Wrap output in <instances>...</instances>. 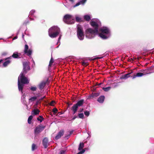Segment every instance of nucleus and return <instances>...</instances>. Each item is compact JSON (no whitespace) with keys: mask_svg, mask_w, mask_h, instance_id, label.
I'll return each instance as SVG.
<instances>
[{"mask_svg":"<svg viewBox=\"0 0 154 154\" xmlns=\"http://www.w3.org/2000/svg\"><path fill=\"white\" fill-rule=\"evenodd\" d=\"M101 32L99 33L97 29H93L91 28L87 29L85 31L86 36L88 38H94L96 34H98L99 36L102 38H106V36L104 35L106 34V28L104 29H100L99 30Z\"/></svg>","mask_w":154,"mask_h":154,"instance_id":"1","label":"nucleus"},{"mask_svg":"<svg viewBox=\"0 0 154 154\" xmlns=\"http://www.w3.org/2000/svg\"><path fill=\"white\" fill-rule=\"evenodd\" d=\"M48 35L51 38H55L57 37L60 32V29L57 26H54L48 30Z\"/></svg>","mask_w":154,"mask_h":154,"instance_id":"2","label":"nucleus"},{"mask_svg":"<svg viewBox=\"0 0 154 154\" xmlns=\"http://www.w3.org/2000/svg\"><path fill=\"white\" fill-rule=\"evenodd\" d=\"M77 34L78 38L81 40H83L84 38L85 35L82 27L80 25L77 27Z\"/></svg>","mask_w":154,"mask_h":154,"instance_id":"3","label":"nucleus"},{"mask_svg":"<svg viewBox=\"0 0 154 154\" xmlns=\"http://www.w3.org/2000/svg\"><path fill=\"white\" fill-rule=\"evenodd\" d=\"M63 21L68 24H72L75 23L74 19L72 18V16L68 14H66L64 16Z\"/></svg>","mask_w":154,"mask_h":154,"instance_id":"4","label":"nucleus"},{"mask_svg":"<svg viewBox=\"0 0 154 154\" xmlns=\"http://www.w3.org/2000/svg\"><path fill=\"white\" fill-rule=\"evenodd\" d=\"M25 74L21 73L18 78V80L20 83L23 84H28L29 82V80L28 78L25 76Z\"/></svg>","mask_w":154,"mask_h":154,"instance_id":"5","label":"nucleus"},{"mask_svg":"<svg viewBox=\"0 0 154 154\" xmlns=\"http://www.w3.org/2000/svg\"><path fill=\"white\" fill-rule=\"evenodd\" d=\"M23 69L21 73L26 74L30 70V67L27 62H23Z\"/></svg>","mask_w":154,"mask_h":154,"instance_id":"6","label":"nucleus"},{"mask_svg":"<svg viewBox=\"0 0 154 154\" xmlns=\"http://www.w3.org/2000/svg\"><path fill=\"white\" fill-rule=\"evenodd\" d=\"M24 52L27 56L30 57L31 56L32 52V51L31 49H29V47L27 45H25L24 46Z\"/></svg>","mask_w":154,"mask_h":154,"instance_id":"7","label":"nucleus"},{"mask_svg":"<svg viewBox=\"0 0 154 154\" xmlns=\"http://www.w3.org/2000/svg\"><path fill=\"white\" fill-rule=\"evenodd\" d=\"M45 126H42L39 125L36 127L35 129V133L36 134H38L43 131L45 128Z\"/></svg>","mask_w":154,"mask_h":154,"instance_id":"8","label":"nucleus"},{"mask_svg":"<svg viewBox=\"0 0 154 154\" xmlns=\"http://www.w3.org/2000/svg\"><path fill=\"white\" fill-rule=\"evenodd\" d=\"M64 133V131L63 130H60L55 136V140H57L60 138L63 135Z\"/></svg>","mask_w":154,"mask_h":154,"instance_id":"9","label":"nucleus"},{"mask_svg":"<svg viewBox=\"0 0 154 154\" xmlns=\"http://www.w3.org/2000/svg\"><path fill=\"white\" fill-rule=\"evenodd\" d=\"M24 84H22L20 83V82L19 80H18V88L19 91H21L22 93H23V87L24 86Z\"/></svg>","mask_w":154,"mask_h":154,"instance_id":"10","label":"nucleus"},{"mask_svg":"<svg viewBox=\"0 0 154 154\" xmlns=\"http://www.w3.org/2000/svg\"><path fill=\"white\" fill-rule=\"evenodd\" d=\"M48 144V139L46 138H45L42 141V144L45 148H47Z\"/></svg>","mask_w":154,"mask_h":154,"instance_id":"11","label":"nucleus"},{"mask_svg":"<svg viewBox=\"0 0 154 154\" xmlns=\"http://www.w3.org/2000/svg\"><path fill=\"white\" fill-rule=\"evenodd\" d=\"M48 80V79H47L46 82H45V81L42 82L39 85L38 87H39V89L40 90H42L43 89L44 87L45 86Z\"/></svg>","mask_w":154,"mask_h":154,"instance_id":"12","label":"nucleus"},{"mask_svg":"<svg viewBox=\"0 0 154 154\" xmlns=\"http://www.w3.org/2000/svg\"><path fill=\"white\" fill-rule=\"evenodd\" d=\"M91 25L94 28V29H96L97 30H98L99 26L96 22L92 21L91 22Z\"/></svg>","mask_w":154,"mask_h":154,"instance_id":"13","label":"nucleus"},{"mask_svg":"<svg viewBox=\"0 0 154 154\" xmlns=\"http://www.w3.org/2000/svg\"><path fill=\"white\" fill-rule=\"evenodd\" d=\"M144 75V74L141 72H138L136 74H134V75L131 76L132 79H134L136 77H140Z\"/></svg>","mask_w":154,"mask_h":154,"instance_id":"14","label":"nucleus"},{"mask_svg":"<svg viewBox=\"0 0 154 154\" xmlns=\"http://www.w3.org/2000/svg\"><path fill=\"white\" fill-rule=\"evenodd\" d=\"M78 107V106L75 104H74L72 107L71 109L72 110L73 112V114H75L76 112Z\"/></svg>","mask_w":154,"mask_h":154,"instance_id":"15","label":"nucleus"},{"mask_svg":"<svg viewBox=\"0 0 154 154\" xmlns=\"http://www.w3.org/2000/svg\"><path fill=\"white\" fill-rule=\"evenodd\" d=\"M105 99V97L103 95H102L99 97L98 98L97 101L100 103H103Z\"/></svg>","mask_w":154,"mask_h":154,"instance_id":"16","label":"nucleus"},{"mask_svg":"<svg viewBox=\"0 0 154 154\" xmlns=\"http://www.w3.org/2000/svg\"><path fill=\"white\" fill-rule=\"evenodd\" d=\"M84 103V100L83 99L79 101L75 104L78 106H81L83 105Z\"/></svg>","mask_w":154,"mask_h":154,"instance_id":"17","label":"nucleus"},{"mask_svg":"<svg viewBox=\"0 0 154 154\" xmlns=\"http://www.w3.org/2000/svg\"><path fill=\"white\" fill-rule=\"evenodd\" d=\"M40 110L38 109H34L31 112V114L32 115H36L39 114Z\"/></svg>","mask_w":154,"mask_h":154,"instance_id":"18","label":"nucleus"},{"mask_svg":"<svg viewBox=\"0 0 154 154\" xmlns=\"http://www.w3.org/2000/svg\"><path fill=\"white\" fill-rule=\"evenodd\" d=\"M132 72H133L132 71L130 73H128L125 74V75H122L121 77L120 78V79H126L130 76V74Z\"/></svg>","mask_w":154,"mask_h":154,"instance_id":"19","label":"nucleus"},{"mask_svg":"<svg viewBox=\"0 0 154 154\" xmlns=\"http://www.w3.org/2000/svg\"><path fill=\"white\" fill-rule=\"evenodd\" d=\"M86 1V0H82L79 2L77 3L74 6V7H75L76 6H78L80 5L81 4H84L85 3Z\"/></svg>","mask_w":154,"mask_h":154,"instance_id":"20","label":"nucleus"},{"mask_svg":"<svg viewBox=\"0 0 154 154\" xmlns=\"http://www.w3.org/2000/svg\"><path fill=\"white\" fill-rule=\"evenodd\" d=\"M111 36L110 31L109 29L106 27V39L110 38Z\"/></svg>","mask_w":154,"mask_h":154,"instance_id":"21","label":"nucleus"},{"mask_svg":"<svg viewBox=\"0 0 154 154\" xmlns=\"http://www.w3.org/2000/svg\"><path fill=\"white\" fill-rule=\"evenodd\" d=\"M99 95V93H94V94H92L89 97V98L91 99L94 97H97Z\"/></svg>","mask_w":154,"mask_h":154,"instance_id":"22","label":"nucleus"},{"mask_svg":"<svg viewBox=\"0 0 154 154\" xmlns=\"http://www.w3.org/2000/svg\"><path fill=\"white\" fill-rule=\"evenodd\" d=\"M140 71L142 72H141L142 73H143V74H144V75L146 74L150 73L149 71V70L148 69H141L140 70Z\"/></svg>","mask_w":154,"mask_h":154,"instance_id":"23","label":"nucleus"},{"mask_svg":"<svg viewBox=\"0 0 154 154\" xmlns=\"http://www.w3.org/2000/svg\"><path fill=\"white\" fill-rule=\"evenodd\" d=\"M84 144L83 143H81L79 144V147L78 149L79 150H81L84 147Z\"/></svg>","mask_w":154,"mask_h":154,"instance_id":"24","label":"nucleus"},{"mask_svg":"<svg viewBox=\"0 0 154 154\" xmlns=\"http://www.w3.org/2000/svg\"><path fill=\"white\" fill-rule=\"evenodd\" d=\"M11 62V61L9 60H8L5 61L3 64V66L4 67L6 66Z\"/></svg>","mask_w":154,"mask_h":154,"instance_id":"25","label":"nucleus"},{"mask_svg":"<svg viewBox=\"0 0 154 154\" xmlns=\"http://www.w3.org/2000/svg\"><path fill=\"white\" fill-rule=\"evenodd\" d=\"M84 19L87 21H89L90 20V16L88 15H85L84 17Z\"/></svg>","mask_w":154,"mask_h":154,"instance_id":"26","label":"nucleus"},{"mask_svg":"<svg viewBox=\"0 0 154 154\" xmlns=\"http://www.w3.org/2000/svg\"><path fill=\"white\" fill-rule=\"evenodd\" d=\"M44 119L43 117L41 116H39L37 118V120L41 122Z\"/></svg>","mask_w":154,"mask_h":154,"instance_id":"27","label":"nucleus"},{"mask_svg":"<svg viewBox=\"0 0 154 154\" xmlns=\"http://www.w3.org/2000/svg\"><path fill=\"white\" fill-rule=\"evenodd\" d=\"M54 62V60L52 57H51V60L49 62V66L51 67L52 64Z\"/></svg>","mask_w":154,"mask_h":154,"instance_id":"28","label":"nucleus"},{"mask_svg":"<svg viewBox=\"0 0 154 154\" xmlns=\"http://www.w3.org/2000/svg\"><path fill=\"white\" fill-rule=\"evenodd\" d=\"M33 118V116L32 115L30 116L28 119V122L29 124H31V121Z\"/></svg>","mask_w":154,"mask_h":154,"instance_id":"29","label":"nucleus"},{"mask_svg":"<svg viewBox=\"0 0 154 154\" xmlns=\"http://www.w3.org/2000/svg\"><path fill=\"white\" fill-rule=\"evenodd\" d=\"M12 57L14 58H18L19 56L17 53H14L12 55Z\"/></svg>","mask_w":154,"mask_h":154,"instance_id":"30","label":"nucleus"},{"mask_svg":"<svg viewBox=\"0 0 154 154\" xmlns=\"http://www.w3.org/2000/svg\"><path fill=\"white\" fill-rule=\"evenodd\" d=\"M37 148V147L36 146L35 144L33 143L32 146V151H34Z\"/></svg>","mask_w":154,"mask_h":154,"instance_id":"31","label":"nucleus"},{"mask_svg":"<svg viewBox=\"0 0 154 154\" xmlns=\"http://www.w3.org/2000/svg\"><path fill=\"white\" fill-rule=\"evenodd\" d=\"M37 99V97L35 96L29 99V100L31 101H34Z\"/></svg>","mask_w":154,"mask_h":154,"instance_id":"32","label":"nucleus"},{"mask_svg":"<svg viewBox=\"0 0 154 154\" xmlns=\"http://www.w3.org/2000/svg\"><path fill=\"white\" fill-rule=\"evenodd\" d=\"M105 81V79L103 81V82ZM100 87L101 88H102L103 90L105 91H106V88H105V85L103 84V83L102 85H99Z\"/></svg>","mask_w":154,"mask_h":154,"instance_id":"33","label":"nucleus"},{"mask_svg":"<svg viewBox=\"0 0 154 154\" xmlns=\"http://www.w3.org/2000/svg\"><path fill=\"white\" fill-rule=\"evenodd\" d=\"M76 21L77 22H80L82 21V19L79 17H75Z\"/></svg>","mask_w":154,"mask_h":154,"instance_id":"34","label":"nucleus"},{"mask_svg":"<svg viewBox=\"0 0 154 154\" xmlns=\"http://www.w3.org/2000/svg\"><path fill=\"white\" fill-rule=\"evenodd\" d=\"M37 89V88L36 87L32 86L30 88V89L32 91H36Z\"/></svg>","mask_w":154,"mask_h":154,"instance_id":"35","label":"nucleus"},{"mask_svg":"<svg viewBox=\"0 0 154 154\" xmlns=\"http://www.w3.org/2000/svg\"><path fill=\"white\" fill-rule=\"evenodd\" d=\"M78 116L80 118L83 119L84 117V115L83 113H79L78 114Z\"/></svg>","mask_w":154,"mask_h":154,"instance_id":"36","label":"nucleus"},{"mask_svg":"<svg viewBox=\"0 0 154 154\" xmlns=\"http://www.w3.org/2000/svg\"><path fill=\"white\" fill-rule=\"evenodd\" d=\"M73 131L72 130V131H70L69 132V135H67V136H65V137L66 138H67V139H68L69 137L72 134V133H73Z\"/></svg>","mask_w":154,"mask_h":154,"instance_id":"37","label":"nucleus"},{"mask_svg":"<svg viewBox=\"0 0 154 154\" xmlns=\"http://www.w3.org/2000/svg\"><path fill=\"white\" fill-rule=\"evenodd\" d=\"M84 113L85 115L87 116H88L90 114L89 112L88 111H85Z\"/></svg>","mask_w":154,"mask_h":154,"instance_id":"38","label":"nucleus"},{"mask_svg":"<svg viewBox=\"0 0 154 154\" xmlns=\"http://www.w3.org/2000/svg\"><path fill=\"white\" fill-rule=\"evenodd\" d=\"M57 111H58V110L56 108H53L52 109V112H54V114L57 113Z\"/></svg>","mask_w":154,"mask_h":154,"instance_id":"39","label":"nucleus"},{"mask_svg":"<svg viewBox=\"0 0 154 154\" xmlns=\"http://www.w3.org/2000/svg\"><path fill=\"white\" fill-rule=\"evenodd\" d=\"M55 103V102L54 101H52L49 103L50 105L54 106V104Z\"/></svg>","mask_w":154,"mask_h":154,"instance_id":"40","label":"nucleus"},{"mask_svg":"<svg viewBox=\"0 0 154 154\" xmlns=\"http://www.w3.org/2000/svg\"><path fill=\"white\" fill-rule=\"evenodd\" d=\"M35 10H32L30 12V15L31 16H32L34 14V13L35 12Z\"/></svg>","mask_w":154,"mask_h":154,"instance_id":"41","label":"nucleus"},{"mask_svg":"<svg viewBox=\"0 0 154 154\" xmlns=\"http://www.w3.org/2000/svg\"><path fill=\"white\" fill-rule=\"evenodd\" d=\"M88 64L86 62H83L82 63V65L83 66H86L87 65H88Z\"/></svg>","mask_w":154,"mask_h":154,"instance_id":"42","label":"nucleus"},{"mask_svg":"<svg viewBox=\"0 0 154 154\" xmlns=\"http://www.w3.org/2000/svg\"><path fill=\"white\" fill-rule=\"evenodd\" d=\"M103 82H101L100 83H99L98 82H97V83H96L95 85H99V86L100 85H102L103 84Z\"/></svg>","mask_w":154,"mask_h":154,"instance_id":"43","label":"nucleus"},{"mask_svg":"<svg viewBox=\"0 0 154 154\" xmlns=\"http://www.w3.org/2000/svg\"><path fill=\"white\" fill-rule=\"evenodd\" d=\"M85 149H83L82 150V151H80L79 152V153L80 154H82L84 153V152H85Z\"/></svg>","mask_w":154,"mask_h":154,"instance_id":"44","label":"nucleus"},{"mask_svg":"<svg viewBox=\"0 0 154 154\" xmlns=\"http://www.w3.org/2000/svg\"><path fill=\"white\" fill-rule=\"evenodd\" d=\"M85 149H83L82 150V151H80L79 152V153L80 154H82L84 153V152H85Z\"/></svg>","mask_w":154,"mask_h":154,"instance_id":"45","label":"nucleus"},{"mask_svg":"<svg viewBox=\"0 0 154 154\" xmlns=\"http://www.w3.org/2000/svg\"><path fill=\"white\" fill-rule=\"evenodd\" d=\"M65 151L63 150H61L60 151V152L59 154H64Z\"/></svg>","mask_w":154,"mask_h":154,"instance_id":"46","label":"nucleus"},{"mask_svg":"<svg viewBox=\"0 0 154 154\" xmlns=\"http://www.w3.org/2000/svg\"><path fill=\"white\" fill-rule=\"evenodd\" d=\"M133 60L132 58H131V59H129L128 61H133Z\"/></svg>","mask_w":154,"mask_h":154,"instance_id":"47","label":"nucleus"},{"mask_svg":"<svg viewBox=\"0 0 154 154\" xmlns=\"http://www.w3.org/2000/svg\"><path fill=\"white\" fill-rule=\"evenodd\" d=\"M77 117V116H74L73 118H72V120H74Z\"/></svg>","mask_w":154,"mask_h":154,"instance_id":"48","label":"nucleus"},{"mask_svg":"<svg viewBox=\"0 0 154 154\" xmlns=\"http://www.w3.org/2000/svg\"><path fill=\"white\" fill-rule=\"evenodd\" d=\"M110 88V87H106V91H109Z\"/></svg>","mask_w":154,"mask_h":154,"instance_id":"49","label":"nucleus"},{"mask_svg":"<svg viewBox=\"0 0 154 154\" xmlns=\"http://www.w3.org/2000/svg\"><path fill=\"white\" fill-rule=\"evenodd\" d=\"M7 54V53L6 52H3L2 53V55H5Z\"/></svg>","mask_w":154,"mask_h":154,"instance_id":"50","label":"nucleus"},{"mask_svg":"<svg viewBox=\"0 0 154 154\" xmlns=\"http://www.w3.org/2000/svg\"><path fill=\"white\" fill-rule=\"evenodd\" d=\"M62 35H60L59 37L58 38V41H59L61 39Z\"/></svg>","mask_w":154,"mask_h":154,"instance_id":"51","label":"nucleus"},{"mask_svg":"<svg viewBox=\"0 0 154 154\" xmlns=\"http://www.w3.org/2000/svg\"><path fill=\"white\" fill-rule=\"evenodd\" d=\"M98 58H99L97 57H96V58H95L93 59H92V60H95V59H98Z\"/></svg>","mask_w":154,"mask_h":154,"instance_id":"52","label":"nucleus"},{"mask_svg":"<svg viewBox=\"0 0 154 154\" xmlns=\"http://www.w3.org/2000/svg\"><path fill=\"white\" fill-rule=\"evenodd\" d=\"M17 36H15L14 38H13V39H17Z\"/></svg>","mask_w":154,"mask_h":154,"instance_id":"53","label":"nucleus"},{"mask_svg":"<svg viewBox=\"0 0 154 154\" xmlns=\"http://www.w3.org/2000/svg\"><path fill=\"white\" fill-rule=\"evenodd\" d=\"M83 110V109H80V112H82Z\"/></svg>","mask_w":154,"mask_h":154,"instance_id":"54","label":"nucleus"},{"mask_svg":"<svg viewBox=\"0 0 154 154\" xmlns=\"http://www.w3.org/2000/svg\"><path fill=\"white\" fill-rule=\"evenodd\" d=\"M67 104L68 105V107H69L70 105H72V103H71L70 104H69V103H68Z\"/></svg>","mask_w":154,"mask_h":154,"instance_id":"55","label":"nucleus"},{"mask_svg":"<svg viewBox=\"0 0 154 154\" xmlns=\"http://www.w3.org/2000/svg\"><path fill=\"white\" fill-rule=\"evenodd\" d=\"M45 97V96H44L42 98H41V100H43V99Z\"/></svg>","mask_w":154,"mask_h":154,"instance_id":"56","label":"nucleus"},{"mask_svg":"<svg viewBox=\"0 0 154 154\" xmlns=\"http://www.w3.org/2000/svg\"><path fill=\"white\" fill-rule=\"evenodd\" d=\"M70 1L73 2H74V0H69Z\"/></svg>","mask_w":154,"mask_h":154,"instance_id":"57","label":"nucleus"},{"mask_svg":"<svg viewBox=\"0 0 154 154\" xmlns=\"http://www.w3.org/2000/svg\"><path fill=\"white\" fill-rule=\"evenodd\" d=\"M41 96V95L40 94H38V95L37 96L38 97H40Z\"/></svg>","mask_w":154,"mask_h":154,"instance_id":"58","label":"nucleus"},{"mask_svg":"<svg viewBox=\"0 0 154 154\" xmlns=\"http://www.w3.org/2000/svg\"><path fill=\"white\" fill-rule=\"evenodd\" d=\"M11 57H8L7 59H10L11 58Z\"/></svg>","mask_w":154,"mask_h":154,"instance_id":"59","label":"nucleus"},{"mask_svg":"<svg viewBox=\"0 0 154 154\" xmlns=\"http://www.w3.org/2000/svg\"><path fill=\"white\" fill-rule=\"evenodd\" d=\"M80 154L79 152L78 153H77V154Z\"/></svg>","mask_w":154,"mask_h":154,"instance_id":"60","label":"nucleus"},{"mask_svg":"<svg viewBox=\"0 0 154 154\" xmlns=\"http://www.w3.org/2000/svg\"><path fill=\"white\" fill-rule=\"evenodd\" d=\"M2 61V60H0V63H1V62Z\"/></svg>","mask_w":154,"mask_h":154,"instance_id":"61","label":"nucleus"},{"mask_svg":"<svg viewBox=\"0 0 154 154\" xmlns=\"http://www.w3.org/2000/svg\"><path fill=\"white\" fill-rule=\"evenodd\" d=\"M24 36V35L23 34V36H23V37Z\"/></svg>","mask_w":154,"mask_h":154,"instance_id":"62","label":"nucleus"},{"mask_svg":"<svg viewBox=\"0 0 154 154\" xmlns=\"http://www.w3.org/2000/svg\"><path fill=\"white\" fill-rule=\"evenodd\" d=\"M137 59H138V60H139V58H137Z\"/></svg>","mask_w":154,"mask_h":154,"instance_id":"63","label":"nucleus"}]
</instances>
